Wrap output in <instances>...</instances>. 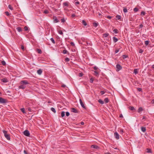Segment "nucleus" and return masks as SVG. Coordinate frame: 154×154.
<instances>
[{
	"label": "nucleus",
	"instance_id": "nucleus-1",
	"mask_svg": "<svg viewBox=\"0 0 154 154\" xmlns=\"http://www.w3.org/2000/svg\"><path fill=\"white\" fill-rule=\"evenodd\" d=\"M8 102V100L2 97H0V103L2 104L6 103Z\"/></svg>",
	"mask_w": 154,
	"mask_h": 154
},
{
	"label": "nucleus",
	"instance_id": "nucleus-2",
	"mask_svg": "<svg viewBox=\"0 0 154 154\" xmlns=\"http://www.w3.org/2000/svg\"><path fill=\"white\" fill-rule=\"evenodd\" d=\"M3 132L4 134V135L5 137L8 140H10V136L7 134V132L6 131L4 130L3 131Z\"/></svg>",
	"mask_w": 154,
	"mask_h": 154
},
{
	"label": "nucleus",
	"instance_id": "nucleus-3",
	"mask_svg": "<svg viewBox=\"0 0 154 154\" xmlns=\"http://www.w3.org/2000/svg\"><path fill=\"white\" fill-rule=\"evenodd\" d=\"M116 71H118L122 68V66L119 64H117L116 65Z\"/></svg>",
	"mask_w": 154,
	"mask_h": 154
},
{
	"label": "nucleus",
	"instance_id": "nucleus-4",
	"mask_svg": "<svg viewBox=\"0 0 154 154\" xmlns=\"http://www.w3.org/2000/svg\"><path fill=\"white\" fill-rule=\"evenodd\" d=\"M23 134L26 136H29L30 135L29 131L27 130H26L23 132Z\"/></svg>",
	"mask_w": 154,
	"mask_h": 154
},
{
	"label": "nucleus",
	"instance_id": "nucleus-5",
	"mask_svg": "<svg viewBox=\"0 0 154 154\" xmlns=\"http://www.w3.org/2000/svg\"><path fill=\"white\" fill-rule=\"evenodd\" d=\"M69 3L68 2H65L63 4V7H68L69 6Z\"/></svg>",
	"mask_w": 154,
	"mask_h": 154
},
{
	"label": "nucleus",
	"instance_id": "nucleus-6",
	"mask_svg": "<svg viewBox=\"0 0 154 154\" xmlns=\"http://www.w3.org/2000/svg\"><path fill=\"white\" fill-rule=\"evenodd\" d=\"M20 84L23 85H26L29 84V82L26 80H22L20 82Z\"/></svg>",
	"mask_w": 154,
	"mask_h": 154
},
{
	"label": "nucleus",
	"instance_id": "nucleus-7",
	"mask_svg": "<svg viewBox=\"0 0 154 154\" xmlns=\"http://www.w3.org/2000/svg\"><path fill=\"white\" fill-rule=\"evenodd\" d=\"M79 101L81 106L85 109H86V107L85 106L81 99H79Z\"/></svg>",
	"mask_w": 154,
	"mask_h": 154
},
{
	"label": "nucleus",
	"instance_id": "nucleus-8",
	"mask_svg": "<svg viewBox=\"0 0 154 154\" xmlns=\"http://www.w3.org/2000/svg\"><path fill=\"white\" fill-rule=\"evenodd\" d=\"M71 111L72 112L76 113L78 112V111L76 109L74 108H72L71 109Z\"/></svg>",
	"mask_w": 154,
	"mask_h": 154
},
{
	"label": "nucleus",
	"instance_id": "nucleus-9",
	"mask_svg": "<svg viewBox=\"0 0 154 154\" xmlns=\"http://www.w3.org/2000/svg\"><path fill=\"white\" fill-rule=\"evenodd\" d=\"M114 136L116 138V139H119V135L118 133L117 132H116L114 134Z\"/></svg>",
	"mask_w": 154,
	"mask_h": 154
},
{
	"label": "nucleus",
	"instance_id": "nucleus-10",
	"mask_svg": "<svg viewBox=\"0 0 154 154\" xmlns=\"http://www.w3.org/2000/svg\"><path fill=\"white\" fill-rule=\"evenodd\" d=\"M91 148H92L98 149L99 148V147H98V146H97V145H92L91 146Z\"/></svg>",
	"mask_w": 154,
	"mask_h": 154
},
{
	"label": "nucleus",
	"instance_id": "nucleus-11",
	"mask_svg": "<svg viewBox=\"0 0 154 154\" xmlns=\"http://www.w3.org/2000/svg\"><path fill=\"white\" fill-rule=\"evenodd\" d=\"M53 19L54 20V23H57L59 22V21L58 20L57 17L55 16L53 17Z\"/></svg>",
	"mask_w": 154,
	"mask_h": 154
},
{
	"label": "nucleus",
	"instance_id": "nucleus-12",
	"mask_svg": "<svg viewBox=\"0 0 154 154\" xmlns=\"http://www.w3.org/2000/svg\"><path fill=\"white\" fill-rule=\"evenodd\" d=\"M42 71L41 69H39L37 71V73L39 75H41L42 73Z\"/></svg>",
	"mask_w": 154,
	"mask_h": 154
},
{
	"label": "nucleus",
	"instance_id": "nucleus-13",
	"mask_svg": "<svg viewBox=\"0 0 154 154\" xmlns=\"http://www.w3.org/2000/svg\"><path fill=\"white\" fill-rule=\"evenodd\" d=\"M26 87V86L25 85H21L19 86V88L20 89H24Z\"/></svg>",
	"mask_w": 154,
	"mask_h": 154
},
{
	"label": "nucleus",
	"instance_id": "nucleus-14",
	"mask_svg": "<svg viewBox=\"0 0 154 154\" xmlns=\"http://www.w3.org/2000/svg\"><path fill=\"white\" fill-rule=\"evenodd\" d=\"M113 41L114 42H116L118 41V39L115 37H114L113 38Z\"/></svg>",
	"mask_w": 154,
	"mask_h": 154
},
{
	"label": "nucleus",
	"instance_id": "nucleus-15",
	"mask_svg": "<svg viewBox=\"0 0 154 154\" xmlns=\"http://www.w3.org/2000/svg\"><path fill=\"white\" fill-rule=\"evenodd\" d=\"M143 110V109L141 107H139L138 109V112L139 113L140 112H141Z\"/></svg>",
	"mask_w": 154,
	"mask_h": 154
},
{
	"label": "nucleus",
	"instance_id": "nucleus-16",
	"mask_svg": "<svg viewBox=\"0 0 154 154\" xmlns=\"http://www.w3.org/2000/svg\"><path fill=\"white\" fill-rule=\"evenodd\" d=\"M36 51L39 54H41L42 53L41 50L40 49H36Z\"/></svg>",
	"mask_w": 154,
	"mask_h": 154
},
{
	"label": "nucleus",
	"instance_id": "nucleus-17",
	"mask_svg": "<svg viewBox=\"0 0 154 154\" xmlns=\"http://www.w3.org/2000/svg\"><path fill=\"white\" fill-rule=\"evenodd\" d=\"M105 103H107L109 102V100L108 98H105L104 100Z\"/></svg>",
	"mask_w": 154,
	"mask_h": 154
},
{
	"label": "nucleus",
	"instance_id": "nucleus-18",
	"mask_svg": "<svg viewBox=\"0 0 154 154\" xmlns=\"http://www.w3.org/2000/svg\"><path fill=\"white\" fill-rule=\"evenodd\" d=\"M98 102L101 104H103L104 103V102L101 99H99Z\"/></svg>",
	"mask_w": 154,
	"mask_h": 154
},
{
	"label": "nucleus",
	"instance_id": "nucleus-19",
	"mask_svg": "<svg viewBox=\"0 0 154 154\" xmlns=\"http://www.w3.org/2000/svg\"><path fill=\"white\" fill-rule=\"evenodd\" d=\"M98 23H93V26L95 27H96L98 25Z\"/></svg>",
	"mask_w": 154,
	"mask_h": 154
},
{
	"label": "nucleus",
	"instance_id": "nucleus-20",
	"mask_svg": "<svg viewBox=\"0 0 154 154\" xmlns=\"http://www.w3.org/2000/svg\"><path fill=\"white\" fill-rule=\"evenodd\" d=\"M82 23L83 25H84L85 26H86L87 25V23H86L85 21L84 20H83L82 21Z\"/></svg>",
	"mask_w": 154,
	"mask_h": 154
},
{
	"label": "nucleus",
	"instance_id": "nucleus-21",
	"mask_svg": "<svg viewBox=\"0 0 154 154\" xmlns=\"http://www.w3.org/2000/svg\"><path fill=\"white\" fill-rule=\"evenodd\" d=\"M129 108L131 110V111H133L135 110L134 107L133 106H130L129 107Z\"/></svg>",
	"mask_w": 154,
	"mask_h": 154
},
{
	"label": "nucleus",
	"instance_id": "nucleus-22",
	"mask_svg": "<svg viewBox=\"0 0 154 154\" xmlns=\"http://www.w3.org/2000/svg\"><path fill=\"white\" fill-rule=\"evenodd\" d=\"M146 149L147 150V151H146V152H148V153H152V151H151V149H150L147 148V149Z\"/></svg>",
	"mask_w": 154,
	"mask_h": 154
},
{
	"label": "nucleus",
	"instance_id": "nucleus-23",
	"mask_svg": "<svg viewBox=\"0 0 154 154\" xmlns=\"http://www.w3.org/2000/svg\"><path fill=\"white\" fill-rule=\"evenodd\" d=\"M141 129L142 131L143 132H145L146 131V129L145 127H142L141 128Z\"/></svg>",
	"mask_w": 154,
	"mask_h": 154
},
{
	"label": "nucleus",
	"instance_id": "nucleus-24",
	"mask_svg": "<svg viewBox=\"0 0 154 154\" xmlns=\"http://www.w3.org/2000/svg\"><path fill=\"white\" fill-rule=\"evenodd\" d=\"M17 30L19 32L22 31L21 28L20 27H18L17 28Z\"/></svg>",
	"mask_w": 154,
	"mask_h": 154
},
{
	"label": "nucleus",
	"instance_id": "nucleus-25",
	"mask_svg": "<svg viewBox=\"0 0 154 154\" xmlns=\"http://www.w3.org/2000/svg\"><path fill=\"white\" fill-rule=\"evenodd\" d=\"M51 110L54 113H56V110L54 108H53V107H51Z\"/></svg>",
	"mask_w": 154,
	"mask_h": 154
},
{
	"label": "nucleus",
	"instance_id": "nucleus-26",
	"mask_svg": "<svg viewBox=\"0 0 154 154\" xmlns=\"http://www.w3.org/2000/svg\"><path fill=\"white\" fill-rule=\"evenodd\" d=\"M65 115V112L64 111H62L61 113V117H63Z\"/></svg>",
	"mask_w": 154,
	"mask_h": 154
},
{
	"label": "nucleus",
	"instance_id": "nucleus-27",
	"mask_svg": "<svg viewBox=\"0 0 154 154\" xmlns=\"http://www.w3.org/2000/svg\"><path fill=\"white\" fill-rule=\"evenodd\" d=\"M116 18L117 19V20H120L121 19V16L120 15H117L116 16Z\"/></svg>",
	"mask_w": 154,
	"mask_h": 154
},
{
	"label": "nucleus",
	"instance_id": "nucleus-28",
	"mask_svg": "<svg viewBox=\"0 0 154 154\" xmlns=\"http://www.w3.org/2000/svg\"><path fill=\"white\" fill-rule=\"evenodd\" d=\"M138 72L137 71V69H135L134 70V73L135 75L138 73Z\"/></svg>",
	"mask_w": 154,
	"mask_h": 154
},
{
	"label": "nucleus",
	"instance_id": "nucleus-29",
	"mask_svg": "<svg viewBox=\"0 0 154 154\" xmlns=\"http://www.w3.org/2000/svg\"><path fill=\"white\" fill-rule=\"evenodd\" d=\"M113 32L116 34L118 33V30L117 29H115L113 30Z\"/></svg>",
	"mask_w": 154,
	"mask_h": 154
},
{
	"label": "nucleus",
	"instance_id": "nucleus-30",
	"mask_svg": "<svg viewBox=\"0 0 154 154\" xmlns=\"http://www.w3.org/2000/svg\"><path fill=\"white\" fill-rule=\"evenodd\" d=\"M128 57V56L126 55H123L122 56V57L123 59L126 58Z\"/></svg>",
	"mask_w": 154,
	"mask_h": 154
},
{
	"label": "nucleus",
	"instance_id": "nucleus-31",
	"mask_svg": "<svg viewBox=\"0 0 154 154\" xmlns=\"http://www.w3.org/2000/svg\"><path fill=\"white\" fill-rule=\"evenodd\" d=\"M138 11V8H135L134 9V11L135 12H137V11Z\"/></svg>",
	"mask_w": 154,
	"mask_h": 154
},
{
	"label": "nucleus",
	"instance_id": "nucleus-32",
	"mask_svg": "<svg viewBox=\"0 0 154 154\" xmlns=\"http://www.w3.org/2000/svg\"><path fill=\"white\" fill-rule=\"evenodd\" d=\"M109 35V34L108 33H106L104 34L103 35L104 37H106Z\"/></svg>",
	"mask_w": 154,
	"mask_h": 154
},
{
	"label": "nucleus",
	"instance_id": "nucleus-33",
	"mask_svg": "<svg viewBox=\"0 0 154 154\" xmlns=\"http://www.w3.org/2000/svg\"><path fill=\"white\" fill-rule=\"evenodd\" d=\"M27 109L28 110L29 112H32L33 111L32 108H30V107H28L27 108Z\"/></svg>",
	"mask_w": 154,
	"mask_h": 154
},
{
	"label": "nucleus",
	"instance_id": "nucleus-34",
	"mask_svg": "<svg viewBox=\"0 0 154 154\" xmlns=\"http://www.w3.org/2000/svg\"><path fill=\"white\" fill-rule=\"evenodd\" d=\"M149 42V41H146L145 42V44L146 45H147Z\"/></svg>",
	"mask_w": 154,
	"mask_h": 154
},
{
	"label": "nucleus",
	"instance_id": "nucleus-35",
	"mask_svg": "<svg viewBox=\"0 0 154 154\" xmlns=\"http://www.w3.org/2000/svg\"><path fill=\"white\" fill-rule=\"evenodd\" d=\"M50 40L53 44H55V41L53 38H51L50 39Z\"/></svg>",
	"mask_w": 154,
	"mask_h": 154
},
{
	"label": "nucleus",
	"instance_id": "nucleus-36",
	"mask_svg": "<svg viewBox=\"0 0 154 154\" xmlns=\"http://www.w3.org/2000/svg\"><path fill=\"white\" fill-rule=\"evenodd\" d=\"M21 111L23 113H25V109L24 108H22L21 109H20Z\"/></svg>",
	"mask_w": 154,
	"mask_h": 154
},
{
	"label": "nucleus",
	"instance_id": "nucleus-37",
	"mask_svg": "<svg viewBox=\"0 0 154 154\" xmlns=\"http://www.w3.org/2000/svg\"><path fill=\"white\" fill-rule=\"evenodd\" d=\"M65 60L66 62H67L69 61V59L68 58L66 57L65 59Z\"/></svg>",
	"mask_w": 154,
	"mask_h": 154
},
{
	"label": "nucleus",
	"instance_id": "nucleus-38",
	"mask_svg": "<svg viewBox=\"0 0 154 154\" xmlns=\"http://www.w3.org/2000/svg\"><path fill=\"white\" fill-rule=\"evenodd\" d=\"M123 11L124 13H126L127 12V10L126 8H124L123 10Z\"/></svg>",
	"mask_w": 154,
	"mask_h": 154
},
{
	"label": "nucleus",
	"instance_id": "nucleus-39",
	"mask_svg": "<svg viewBox=\"0 0 154 154\" xmlns=\"http://www.w3.org/2000/svg\"><path fill=\"white\" fill-rule=\"evenodd\" d=\"M145 12L144 11H142L141 13V15H144L145 14Z\"/></svg>",
	"mask_w": 154,
	"mask_h": 154
},
{
	"label": "nucleus",
	"instance_id": "nucleus-40",
	"mask_svg": "<svg viewBox=\"0 0 154 154\" xmlns=\"http://www.w3.org/2000/svg\"><path fill=\"white\" fill-rule=\"evenodd\" d=\"M58 33L60 35H63V34L62 31L61 30H59L58 31Z\"/></svg>",
	"mask_w": 154,
	"mask_h": 154
},
{
	"label": "nucleus",
	"instance_id": "nucleus-41",
	"mask_svg": "<svg viewBox=\"0 0 154 154\" xmlns=\"http://www.w3.org/2000/svg\"><path fill=\"white\" fill-rule=\"evenodd\" d=\"M24 29H25V30L26 31H27L28 30V28L26 26H25L24 27Z\"/></svg>",
	"mask_w": 154,
	"mask_h": 154
},
{
	"label": "nucleus",
	"instance_id": "nucleus-42",
	"mask_svg": "<svg viewBox=\"0 0 154 154\" xmlns=\"http://www.w3.org/2000/svg\"><path fill=\"white\" fill-rule=\"evenodd\" d=\"M67 52H68V51L67 50H63V53L64 54H66L67 53Z\"/></svg>",
	"mask_w": 154,
	"mask_h": 154
},
{
	"label": "nucleus",
	"instance_id": "nucleus-43",
	"mask_svg": "<svg viewBox=\"0 0 154 154\" xmlns=\"http://www.w3.org/2000/svg\"><path fill=\"white\" fill-rule=\"evenodd\" d=\"M83 75V74L82 73H80L79 74V77H82Z\"/></svg>",
	"mask_w": 154,
	"mask_h": 154
},
{
	"label": "nucleus",
	"instance_id": "nucleus-44",
	"mask_svg": "<svg viewBox=\"0 0 154 154\" xmlns=\"http://www.w3.org/2000/svg\"><path fill=\"white\" fill-rule=\"evenodd\" d=\"M93 81H94V80L93 79V78H91L90 79V82L91 83H92L93 82Z\"/></svg>",
	"mask_w": 154,
	"mask_h": 154
},
{
	"label": "nucleus",
	"instance_id": "nucleus-45",
	"mask_svg": "<svg viewBox=\"0 0 154 154\" xmlns=\"http://www.w3.org/2000/svg\"><path fill=\"white\" fill-rule=\"evenodd\" d=\"M44 13L45 14H47L48 13V10H45L44 11Z\"/></svg>",
	"mask_w": 154,
	"mask_h": 154
},
{
	"label": "nucleus",
	"instance_id": "nucleus-46",
	"mask_svg": "<svg viewBox=\"0 0 154 154\" xmlns=\"http://www.w3.org/2000/svg\"><path fill=\"white\" fill-rule=\"evenodd\" d=\"M61 22L64 23L65 21V20L64 18H63L61 19Z\"/></svg>",
	"mask_w": 154,
	"mask_h": 154
},
{
	"label": "nucleus",
	"instance_id": "nucleus-47",
	"mask_svg": "<svg viewBox=\"0 0 154 154\" xmlns=\"http://www.w3.org/2000/svg\"><path fill=\"white\" fill-rule=\"evenodd\" d=\"M66 116H68L70 115L69 112H66Z\"/></svg>",
	"mask_w": 154,
	"mask_h": 154
},
{
	"label": "nucleus",
	"instance_id": "nucleus-48",
	"mask_svg": "<svg viewBox=\"0 0 154 154\" xmlns=\"http://www.w3.org/2000/svg\"><path fill=\"white\" fill-rule=\"evenodd\" d=\"M143 51L142 49H140L139 51V53H142L143 52Z\"/></svg>",
	"mask_w": 154,
	"mask_h": 154
},
{
	"label": "nucleus",
	"instance_id": "nucleus-49",
	"mask_svg": "<svg viewBox=\"0 0 154 154\" xmlns=\"http://www.w3.org/2000/svg\"><path fill=\"white\" fill-rule=\"evenodd\" d=\"M94 72L95 73V75H97L99 74L98 72L97 71H95Z\"/></svg>",
	"mask_w": 154,
	"mask_h": 154
},
{
	"label": "nucleus",
	"instance_id": "nucleus-50",
	"mask_svg": "<svg viewBox=\"0 0 154 154\" xmlns=\"http://www.w3.org/2000/svg\"><path fill=\"white\" fill-rule=\"evenodd\" d=\"M21 48L22 49V50L23 51L24 50V46L23 45H21Z\"/></svg>",
	"mask_w": 154,
	"mask_h": 154
},
{
	"label": "nucleus",
	"instance_id": "nucleus-51",
	"mask_svg": "<svg viewBox=\"0 0 154 154\" xmlns=\"http://www.w3.org/2000/svg\"><path fill=\"white\" fill-rule=\"evenodd\" d=\"M2 64L3 65H5L6 64V63L5 61H3L2 62Z\"/></svg>",
	"mask_w": 154,
	"mask_h": 154
},
{
	"label": "nucleus",
	"instance_id": "nucleus-52",
	"mask_svg": "<svg viewBox=\"0 0 154 154\" xmlns=\"http://www.w3.org/2000/svg\"><path fill=\"white\" fill-rule=\"evenodd\" d=\"M5 13L7 15V16H9V15H10V14H9V13L8 12V11H6V12H5Z\"/></svg>",
	"mask_w": 154,
	"mask_h": 154
},
{
	"label": "nucleus",
	"instance_id": "nucleus-53",
	"mask_svg": "<svg viewBox=\"0 0 154 154\" xmlns=\"http://www.w3.org/2000/svg\"><path fill=\"white\" fill-rule=\"evenodd\" d=\"M24 153L25 154H28V153L27 151L25 150H24Z\"/></svg>",
	"mask_w": 154,
	"mask_h": 154
},
{
	"label": "nucleus",
	"instance_id": "nucleus-54",
	"mask_svg": "<svg viewBox=\"0 0 154 154\" xmlns=\"http://www.w3.org/2000/svg\"><path fill=\"white\" fill-rule=\"evenodd\" d=\"M100 93L101 95H103L105 93V92L103 91H101L100 92Z\"/></svg>",
	"mask_w": 154,
	"mask_h": 154
},
{
	"label": "nucleus",
	"instance_id": "nucleus-55",
	"mask_svg": "<svg viewBox=\"0 0 154 154\" xmlns=\"http://www.w3.org/2000/svg\"><path fill=\"white\" fill-rule=\"evenodd\" d=\"M70 44L72 46H74L75 45V44L74 43V42H71V43H70Z\"/></svg>",
	"mask_w": 154,
	"mask_h": 154
},
{
	"label": "nucleus",
	"instance_id": "nucleus-56",
	"mask_svg": "<svg viewBox=\"0 0 154 154\" xmlns=\"http://www.w3.org/2000/svg\"><path fill=\"white\" fill-rule=\"evenodd\" d=\"M3 82H7L6 79H3Z\"/></svg>",
	"mask_w": 154,
	"mask_h": 154
},
{
	"label": "nucleus",
	"instance_id": "nucleus-57",
	"mask_svg": "<svg viewBox=\"0 0 154 154\" xmlns=\"http://www.w3.org/2000/svg\"><path fill=\"white\" fill-rule=\"evenodd\" d=\"M106 17L107 18H108L109 19H110L112 18V17L110 16H107Z\"/></svg>",
	"mask_w": 154,
	"mask_h": 154
},
{
	"label": "nucleus",
	"instance_id": "nucleus-58",
	"mask_svg": "<svg viewBox=\"0 0 154 154\" xmlns=\"http://www.w3.org/2000/svg\"><path fill=\"white\" fill-rule=\"evenodd\" d=\"M137 90L139 91H142V89L141 88H137Z\"/></svg>",
	"mask_w": 154,
	"mask_h": 154
},
{
	"label": "nucleus",
	"instance_id": "nucleus-59",
	"mask_svg": "<svg viewBox=\"0 0 154 154\" xmlns=\"http://www.w3.org/2000/svg\"><path fill=\"white\" fill-rule=\"evenodd\" d=\"M120 132L122 134L123 133V130L122 129H120Z\"/></svg>",
	"mask_w": 154,
	"mask_h": 154
},
{
	"label": "nucleus",
	"instance_id": "nucleus-60",
	"mask_svg": "<svg viewBox=\"0 0 154 154\" xmlns=\"http://www.w3.org/2000/svg\"><path fill=\"white\" fill-rule=\"evenodd\" d=\"M75 16V14H72L71 16L73 18Z\"/></svg>",
	"mask_w": 154,
	"mask_h": 154
},
{
	"label": "nucleus",
	"instance_id": "nucleus-61",
	"mask_svg": "<svg viewBox=\"0 0 154 154\" xmlns=\"http://www.w3.org/2000/svg\"><path fill=\"white\" fill-rule=\"evenodd\" d=\"M119 51V49H116V50L115 51V53L116 54V53H117Z\"/></svg>",
	"mask_w": 154,
	"mask_h": 154
},
{
	"label": "nucleus",
	"instance_id": "nucleus-62",
	"mask_svg": "<svg viewBox=\"0 0 154 154\" xmlns=\"http://www.w3.org/2000/svg\"><path fill=\"white\" fill-rule=\"evenodd\" d=\"M75 5H79V2H75Z\"/></svg>",
	"mask_w": 154,
	"mask_h": 154
},
{
	"label": "nucleus",
	"instance_id": "nucleus-63",
	"mask_svg": "<svg viewBox=\"0 0 154 154\" xmlns=\"http://www.w3.org/2000/svg\"><path fill=\"white\" fill-rule=\"evenodd\" d=\"M94 70H96L97 69V68L96 66H95L94 67Z\"/></svg>",
	"mask_w": 154,
	"mask_h": 154
},
{
	"label": "nucleus",
	"instance_id": "nucleus-64",
	"mask_svg": "<svg viewBox=\"0 0 154 154\" xmlns=\"http://www.w3.org/2000/svg\"><path fill=\"white\" fill-rule=\"evenodd\" d=\"M151 103L152 104H154V99H153L152 101H151Z\"/></svg>",
	"mask_w": 154,
	"mask_h": 154
}]
</instances>
